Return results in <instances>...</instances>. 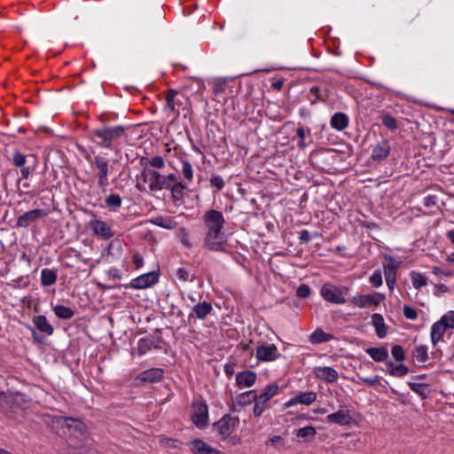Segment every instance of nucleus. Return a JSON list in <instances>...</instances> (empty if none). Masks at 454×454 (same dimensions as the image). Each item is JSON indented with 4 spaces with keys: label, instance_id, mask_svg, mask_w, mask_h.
<instances>
[{
    "label": "nucleus",
    "instance_id": "obj_20",
    "mask_svg": "<svg viewBox=\"0 0 454 454\" xmlns=\"http://www.w3.org/2000/svg\"><path fill=\"white\" fill-rule=\"evenodd\" d=\"M317 378L326 382H335L338 380V372L332 367L324 366L315 368Z\"/></svg>",
    "mask_w": 454,
    "mask_h": 454
},
{
    "label": "nucleus",
    "instance_id": "obj_63",
    "mask_svg": "<svg viewBox=\"0 0 454 454\" xmlns=\"http://www.w3.org/2000/svg\"><path fill=\"white\" fill-rule=\"evenodd\" d=\"M108 275L113 279H121V274L119 270L117 269H112L108 271Z\"/></svg>",
    "mask_w": 454,
    "mask_h": 454
},
{
    "label": "nucleus",
    "instance_id": "obj_55",
    "mask_svg": "<svg viewBox=\"0 0 454 454\" xmlns=\"http://www.w3.org/2000/svg\"><path fill=\"white\" fill-rule=\"evenodd\" d=\"M409 386L413 392L419 394V395H425V390L427 388L425 384L409 382Z\"/></svg>",
    "mask_w": 454,
    "mask_h": 454
},
{
    "label": "nucleus",
    "instance_id": "obj_32",
    "mask_svg": "<svg viewBox=\"0 0 454 454\" xmlns=\"http://www.w3.org/2000/svg\"><path fill=\"white\" fill-rule=\"evenodd\" d=\"M52 310L55 316L60 319H70L74 317V311L69 308L63 305H56L52 307Z\"/></svg>",
    "mask_w": 454,
    "mask_h": 454
},
{
    "label": "nucleus",
    "instance_id": "obj_59",
    "mask_svg": "<svg viewBox=\"0 0 454 454\" xmlns=\"http://www.w3.org/2000/svg\"><path fill=\"white\" fill-rule=\"evenodd\" d=\"M299 239L301 242H305V243L309 242L311 239L309 231L308 230H302L300 232Z\"/></svg>",
    "mask_w": 454,
    "mask_h": 454
},
{
    "label": "nucleus",
    "instance_id": "obj_36",
    "mask_svg": "<svg viewBox=\"0 0 454 454\" xmlns=\"http://www.w3.org/2000/svg\"><path fill=\"white\" fill-rule=\"evenodd\" d=\"M316 434H317V430L312 426H307V427L299 428L296 431V436L298 438H303L306 440L313 439L315 437Z\"/></svg>",
    "mask_w": 454,
    "mask_h": 454
},
{
    "label": "nucleus",
    "instance_id": "obj_56",
    "mask_svg": "<svg viewBox=\"0 0 454 454\" xmlns=\"http://www.w3.org/2000/svg\"><path fill=\"white\" fill-rule=\"evenodd\" d=\"M296 294L300 298H307L310 294V288L308 285L302 284L301 285L296 291Z\"/></svg>",
    "mask_w": 454,
    "mask_h": 454
},
{
    "label": "nucleus",
    "instance_id": "obj_7",
    "mask_svg": "<svg viewBox=\"0 0 454 454\" xmlns=\"http://www.w3.org/2000/svg\"><path fill=\"white\" fill-rule=\"evenodd\" d=\"M400 266V262L394 257L386 255L383 262L386 284L389 289H394L396 282V272Z\"/></svg>",
    "mask_w": 454,
    "mask_h": 454
},
{
    "label": "nucleus",
    "instance_id": "obj_54",
    "mask_svg": "<svg viewBox=\"0 0 454 454\" xmlns=\"http://www.w3.org/2000/svg\"><path fill=\"white\" fill-rule=\"evenodd\" d=\"M253 401H254V415L255 417L262 416L265 410V403H262V401L258 400L257 398H254Z\"/></svg>",
    "mask_w": 454,
    "mask_h": 454
},
{
    "label": "nucleus",
    "instance_id": "obj_17",
    "mask_svg": "<svg viewBox=\"0 0 454 454\" xmlns=\"http://www.w3.org/2000/svg\"><path fill=\"white\" fill-rule=\"evenodd\" d=\"M329 423L337 424L340 426H348L352 421L350 411L339 410L338 411L329 414L326 418Z\"/></svg>",
    "mask_w": 454,
    "mask_h": 454
},
{
    "label": "nucleus",
    "instance_id": "obj_12",
    "mask_svg": "<svg viewBox=\"0 0 454 454\" xmlns=\"http://www.w3.org/2000/svg\"><path fill=\"white\" fill-rule=\"evenodd\" d=\"M159 281V275L156 271L142 274L131 280L129 286L133 289H145L151 287Z\"/></svg>",
    "mask_w": 454,
    "mask_h": 454
},
{
    "label": "nucleus",
    "instance_id": "obj_1",
    "mask_svg": "<svg viewBox=\"0 0 454 454\" xmlns=\"http://www.w3.org/2000/svg\"><path fill=\"white\" fill-rule=\"evenodd\" d=\"M202 223L205 227L203 246L213 252H225L227 239L223 231L225 219L221 211L209 209L202 215Z\"/></svg>",
    "mask_w": 454,
    "mask_h": 454
},
{
    "label": "nucleus",
    "instance_id": "obj_24",
    "mask_svg": "<svg viewBox=\"0 0 454 454\" xmlns=\"http://www.w3.org/2000/svg\"><path fill=\"white\" fill-rule=\"evenodd\" d=\"M372 324L375 328L376 334L379 338L382 339L386 337L387 333V327L384 322L382 315L375 313L372 317Z\"/></svg>",
    "mask_w": 454,
    "mask_h": 454
},
{
    "label": "nucleus",
    "instance_id": "obj_16",
    "mask_svg": "<svg viewBox=\"0 0 454 454\" xmlns=\"http://www.w3.org/2000/svg\"><path fill=\"white\" fill-rule=\"evenodd\" d=\"M193 454H221V451L213 448L200 439H195L189 443Z\"/></svg>",
    "mask_w": 454,
    "mask_h": 454
},
{
    "label": "nucleus",
    "instance_id": "obj_48",
    "mask_svg": "<svg viewBox=\"0 0 454 454\" xmlns=\"http://www.w3.org/2000/svg\"><path fill=\"white\" fill-rule=\"evenodd\" d=\"M159 442L161 444V446L168 449L177 448L179 443L178 440L168 438L165 436H160Z\"/></svg>",
    "mask_w": 454,
    "mask_h": 454
},
{
    "label": "nucleus",
    "instance_id": "obj_23",
    "mask_svg": "<svg viewBox=\"0 0 454 454\" xmlns=\"http://www.w3.org/2000/svg\"><path fill=\"white\" fill-rule=\"evenodd\" d=\"M390 149L389 142L387 140H382L373 148L372 157L378 160L386 159L389 155Z\"/></svg>",
    "mask_w": 454,
    "mask_h": 454
},
{
    "label": "nucleus",
    "instance_id": "obj_62",
    "mask_svg": "<svg viewBox=\"0 0 454 454\" xmlns=\"http://www.w3.org/2000/svg\"><path fill=\"white\" fill-rule=\"evenodd\" d=\"M225 374L231 378L234 374V365L231 364H226L223 367Z\"/></svg>",
    "mask_w": 454,
    "mask_h": 454
},
{
    "label": "nucleus",
    "instance_id": "obj_49",
    "mask_svg": "<svg viewBox=\"0 0 454 454\" xmlns=\"http://www.w3.org/2000/svg\"><path fill=\"white\" fill-rule=\"evenodd\" d=\"M369 281L371 285L374 287H379L382 286V274L380 270H376L373 274L370 277Z\"/></svg>",
    "mask_w": 454,
    "mask_h": 454
},
{
    "label": "nucleus",
    "instance_id": "obj_22",
    "mask_svg": "<svg viewBox=\"0 0 454 454\" xmlns=\"http://www.w3.org/2000/svg\"><path fill=\"white\" fill-rule=\"evenodd\" d=\"M448 329V326H445V323L442 322V319L433 324L431 327V341L434 346H435L439 341L442 340L443 334Z\"/></svg>",
    "mask_w": 454,
    "mask_h": 454
},
{
    "label": "nucleus",
    "instance_id": "obj_47",
    "mask_svg": "<svg viewBox=\"0 0 454 454\" xmlns=\"http://www.w3.org/2000/svg\"><path fill=\"white\" fill-rule=\"evenodd\" d=\"M391 353H392L393 357L398 362H402L405 359L404 350H403V347L400 345L393 346Z\"/></svg>",
    "mask_w": 454,
    "mask_h": 454
},
{
    "label": "nucleus",
    "instance_id": "obj_26",
    "mask_svg": "<svg viewBox=\"0 0 454 454\" xmlns=\"http://www.w3.org/2000/svg\"><path fill=\"white\" fill-rule=\"evenodd\" d=\"M334 337L331 333H325L321 328H317L310 335L309 341L312 344H321L333 340Z\"/></svg>",
    "mask_w": 454,
    "mask_h": 454
},
{
    "label": "nucleus",
    "instance_id": "obj_27",
    "mask_svg": "<svg viewBox=\"0 0 454 454\" xmlns=\"http://www.w3.org/2000/svg\"><path fill=\"white\" fill-rule=\"evenodd\" d=\"M365 352L371 356L375 362H383L388 358V351L385 347L380 348H368Z\"/></svg>",
    "mask_w": 454,
    "mask_h": 454
},
{
    "label": "nucleus",
    "instance_id": "obj_53",
    "mask_svg": "<svg viewBox=\"0 0 454 454\" xmlns=\"http://www.w3.org/2000/svg\"><path fill=\"white\" fill-rule=\"evenodd\" d=\"M441 319L445 323V326L454 329V310H450L445 313Z\"/></svg>",
    "mask_w": 454,
    "mask_h": 454
},
{
    "label": "nucleus",
    "instance_id": "obj_18",
    "mask_svg": "<svg viewBox=\"0 0 454 454\" xmlns=\"http://www.w3.org/2000/svg\"><path fill=\"white\" fill-rule=\"evenodd\" d=\"M256 380V373L252 371H243L236 375V383L240 387H250Z\"/></svg>",
    "mask_w": 454,
    "mask_h": 454
},
{
    "label": "nucleus",
    "instance_id": "obj_30",
    "mask_svg": "<svg viewBox=\"0 0 454 454\" xmlns=\"http://www.w3.org/2000/svg\"><path fill=\"white\" fill-rule=\"evenodd\" d=\"M187 183L178 182L176 184H170V187L168 190H170L171 196L174 200H180L184 198V191L187 189Z\"/></svg>",
    "mask_w": 454,
    "mask_h": 454
},
{
    "label": "nucleus",
    "instance_id": "obj_21",
    "mask_svg": "<svg viewBox=\"0 0 454 454\" xmlns=\"http://www.w3.org/2000/svg\"><path fill=\"white\" fill-rule=\"evenodd\" d=\"M163 370L160 368H151L141 372L137 379L143 382H157L163 378Z\"/></svg>",
    "mask_w": 454,
    "mask_h": 454
},
{
    "label": "nucleus",
    "instance_id": "obj_5",
    "mask_svg": "<svg viewBox=\"0 0 454 454\" xmlns=\"http://www.w3.org/2000/svg\"><path fill=\"white\" fill-rule=\"evenodd\" d=\"M94 164L98 170L97 178H98V186L102 190V192H106V187L109 185L108 182V175H109V163L108 160L101 156L97 155L94 157Z\"/></svg>",
    "mask_w": 454,
    "mask_h": 454
},
{
    "label": "nucleus",
    "instance_id": "obj_8",
    "mask_svg": "<svg viewBox=\"0 0 454 454\" xmlns=\"http://www.w3.org/2000/svg\"><path fill=\"white\" fill-rule=\"evenodd\" d=\"M88 226L94 235L105 240L110 239L115 234L111 226L100 219H91L88 223Z\"/></svg>",
    "mask_w": 454,
    "mask_h": 454
},
{
    "label": "nucleus",
    "instance_id": "obj_50",
    "mask_svg": "<svg viewBox=\"0 0 454 454\" xmlns=\"http://www.w3.org/2000/svg\"><path fill=\"white\" fill-rule=\"evenodd\" d=\"M209 181L211 186L215 187L217 192L221 191L225 184L223 177L219 175H212Z\"/></svg>",
    "mask_w": 454,
    "mask_h": 454
},
{
    "label": "nucleus",
    "instance_id": "obj_9",
    "mask_svg": "<svg viewBox=\"0 0 454 454\" xmlns=\"http://www.w3.org/2000/svg\"><path fill=\"white\" fill-rule=\"evenodd\" d=\"M320 294L325 301L332 303L342 304L346 301L341 289L331 284H325Z\"/></svg>",
    "mask_w": 454,
    "mask_h": 454
},
{
    "label": "nucleus",
    "instance_id": "obj_51",
    "mask_svg": "<svg viewBox=\"0 0 454 454\" xmlns=\"http://www.w3.org/2000/svg\"><path fill=\"white\" fill-rule=\"evenodd\" d=\"M148 161L149 165L156 169H162L165 168V160L161 156H153Z\"/></svg>",
    "mask_w": 454,
    "mask_h": 454
},
{
    "label": "nucleus",
    "instance_id": "obj_46",
    "mask_svg": "<svg viewBox=\"0 0 454 454\" xmlns=\"http://www.w3.org/2000/svg\"><path fill=\"white\" fill-rule=\"evenodd\" d=\"M65 421L67 427H74L80 433H83V431L85 430V425L79 420H75L71 418H66Z\"/></svg>",
    "mask_w": 454,
    "mask_h": 454
},
{
    "label": "nucleus",
    "instance_id": "obj_45",
    "mask_svg": "<svg viewBox=\"0 0 454 454\" xmlns=\"http://www.w3.org/2000/svg\"><path fill=\"white\" fill-rule=\"evenodd\" d=\"M176 277L178 278L179 280H182L184 282H186V281L192 282L195 279V275L191 274L190 271L188 270H186L185 268L177 269Z\"/></svg>",
    "mask_w": 454,
    "mask_h": 454
},
{
    "label": "nucleus",
    "instance_id": "obj_11",
    "mask_svg": "<svg viewBox=\"0 0 454 454\" xmlns=\"http://www.w3.org/2000/svg\"><path fill=\"white\" fill-rule=\"evenodd\" d=\"M178 92L176 90H168L166 95V104L164 106V111L168 116H173L174 119H177L180 115L176 106H179L183 102L177 98Z\"/></svg>",
    "mask_w": 454,
    "mask_h": 454
},
{
    "label": "nucleus",
    "instance_id": "obj_64",
    "mask_svg": "<svg viewBox=\"0 0 454 454\" xmlns=\"http://www.w3.org/2000/svg\"><path fill=\"white\" fill-rule=\"evenodd\" d=\"M435 288H436L435 294H443V293L448 292V290H449L448 286L444 284L436 285Z\"/></svg>",
    "mask_w": 454,
    "mask_h": 454
},
{
    "label": "nucleus",
    "instance_id": "obj_58",
    "mask_svg": "<svg viewBox=\"0 0 454 454\" xmlns=\"http://www.w3.org/2000/svg\"><path fill=\"white\" fill-rule=\"evenodd\" d=\"M133 263L137 270L141 268L144 264V259H143L142 255H140L139 254H135L133 255Z\"/></svg>",
    "mask_w": 454,
    "mask_h": 454
},
{
    "label": "nucleus",
    "instance_id": "obj_14",
    "mask_svg": "<svg viewBox=\"0 0 454 454\" xmlns=\"http://www.w3.org/2000/svg\"><path fill=\"white\" fill-rule=\"evenodd\" d=\"M279 354L275 345H260L256 348V357L261 361H274Z\"/></svg>",
    "mask_w": 454,
    "mask_h": 454
},
{
    "label": "nucleus",
    "instance_id": "obj_42",
    "mask_svg": "<svg viewBox=\"0 0 454 454\" xmlns=\"http://www.w3.org/2000/svg\"><path fill=\"white\" fill-rule=\"evenodd\" d=\"M176 236L180 242L187 248L192 247V243L190 241L188 231L185 228H179L176 231Z\"/></svg>",
    "mask_w": 454,
    "mask_h": 454
},
{
    "label": "nucleus",
    "instance_id": "obj_3",
    "mask_svg": "<svg viewBox=\"0 0 454 454\" xmlns=\"http://www.w3.org/2000/svg\"><path fill=\"white\" fill-rule=\"evenodd\" d=\"M124 132V127L118 125L111 128L97 129L94 130V135L98 138L97 142L98 145L111 149L113 142L121 137Z\"/></svg>",
    "mask_w": 454,
    "mask_h": 454
},
{
    "label": "nucleus",
    "instance_id": "obj_61",
    "mask_svg": "<svg viewBox=\"0 0 454 454\" xmlns=\"http://www.w3.org/2000/svg\"><path fill=\"white\" fill-rule=\"evenodd\" d=\"M267 442H269L272 445L284 444V439L279 435H275V436L271 437L270 439H269V441Z\"/></svg>",
    "mask_w": 454,
    "mask_h": 454
},
{
    "label": "nucleus",
    "instance_id": "obj_52",
    "mask_svg": "<svg viewBox=\"0 0 454 454\" xmlns=\"http://www.w3.org/2000/svg\"><path fill=\"white\" fill-rule=\"evenodd\" d=\"M382 123L390 129L397 128L396 120L390 114H384L382 116Z\"/></svg>",
    "mask_w": 454,
    "mask_h": 454
},
{
    "label": "nucleus",
    "instance_id": "obj_57",
    "mask_svg": "<svg viewBox=\"0 0 454 454\" xmlns=\"http://www.w3.org/2000/svg\"><path fill=\"white\" fill-rule=\"evenodd\" d=\"M403 315L406 318L411 320H415L418 317L416 309L408 305L403 306Z\"/></svg>",
    "mask_w": 454,
    "mask_h": 454
},
{
    "label": "nucleus",
    "instance_id": "obj_37",
    "mask_svg": "<svg viewBox=\"0 0 454 454\" xmlns=\"http://www.w3.org/2000/svg\"><path fill=\"white\" fill-rule=\"evenodd\" d=\"M411 283L414 288L419 289L422 286H427V278L421 273L412 271L411 272Z\"/></svg>",
    "mask_w": 454,
    "mask_h": 454
},
{
    "label": "nucleus",
    "instance_id": "obj_19",
    "mask_svg": "<svg viewBox=\"0 0 454 454\" xmlns=\"http://www.w3.org/2000/svg\"><path fill=\"white\" fill-rule=\"evenodd\" d=\"M32 322L35 327L45 335H51L54 332L53 326L49 323L48 319L43 315H38L33 317Z\"/></svg>",
    "mask_w": 454,
    "mask_h": 454
},
{
    "label": "nucleus",
    "instance_id": "obj_34",
    "mask_svg": "<svg viewBox=\"0 0 454 454\" xmlns=\"http://www.w3.org/2000/svg\"><path fill=\"white\" fill-rule=\"evenodd\" d=\"M181 173L183 174L185 183L191 184L193 181V168L187 160H181Z\"/></svg>",
    "mask_w": 454,
    "mask_h": 454
},
{
    "label": "nucleus",
    "instance_id": "obj_4",
    "mask_svg": "<svg viewBox=\"0 0 454 454\" xmlns=\"http://www.w3.org/2000/svg\"><path fill=\"white\" fill-rule=\"evenodd\" d=\"M141 179L148 184L151 192H159L170 187V184L166 183L165 175L147 167H145L141 172Z\"/></svg>",
    "mask_w": 454,
    "mask_h": 454
},
{
    "label": "nucleus",
    "instance_id": "obj_39",
    "mask_svg": "<svg viewBox=\"0 0 454 454\" xmlns=\"http://www.w3.org/2000/svg\"><path fill=\"white\" fill-rule=\"evenodd\" d=\"M153 340L149 338H142L137 343V353L139 356L146 354L153 347Z\"/></svg>",
    "mask_w": 454,
    "mask_h": 454
},
{
    "label": "nucleus",
    "instance_id": "obj_33",
    "mask_svg": "<svg viewBox=\"0 0 454 454\" xmlns=\"http://www.w3.org/2000/svg\"><path fill=\"white\" fill-rule=\"evenodd\" d=\"M278 389V385H268L261 395H256V398L262 403H267L277 394Z\"/></svg>",
    "mask_w": 454,
    "mask_h": 454
},
{
    "label": "nucleus",
    "instance_id": "obj_31",
    "mask_svg": "<svg viewBox=\"0 0 454 454\" xmlns=\"http://www.w3.org/2000/svg\"><path fill=\"white\" fill-rule=\"evenodd\" d=\"M154 225L162 227L167 230H173L176 227V222L169 216H158L152 220Z\"/></svg>",
    "mask_w": 454,
    "mask_h": 454
},
{
    "label": "nucleus",
    "instance_id": "obj_60",
    "mask_svg": "<svg viewBox=\"0 0 454 454\" xmlns=\"http://www.w3.org/2000/svg\"><path fill=\"white\" fill-rule=\"evenodd\" d=\"M424 205L427 207L436 205L435 196H427L425 198Z\"/></svg>",
    "mask_w": 454,
    "mask_h": 454
},
{
    "label": "nucleus",
    "instance_id": "obj_10",
    "mask_svg": "<svg viewBox=\"0 0 454 454\" xmlns=\"http://www.w3.org/2000/svg\"><path fill=\"white\" fill-rule=\"evenodd\" d=\"M382 299L383 296L379 293L374 294H357L351 298L350 303L355 307L363 309L371 307L372 305L377 306Z\"/></svg>",
    "mask_w": 454,
    "mask_h": 454
},
{
    "label": "nucleus",
    "instance_id": "obj_35",
    "mask_svg": "<svg viewBox=\"0 0 454 454\" xmlns=\"http://www.w3.org/2000/svg\"><path fill=\"white\" fill-rule=\"evenodd\" d=\"M296 136L299 138L297 146L301 149L306 148L307 144L305 142V138L310 136V129L309 128H304L303 126H299L296 129Z\"/></svg>",
    "mask_w": 454,
    "mask_h": 454
},
{
    "label": "nucleus",
    "instance_id": "obj_40",
    "mask_svg": "<svg viewBox=\"0 0 454 454\" xmlns=\"http://www.w3.org/2000/svg\"><path fill=\"white\" fill-rule=\"evenodd\" d=\"M413 357L419 363H424L427 360V347L424 345L418 346L412 352Z\"/></svg>",
    "mask_w": 454,
    "mask_h": 454
},
{
    "label": "nucleus",
    "instance_id": "obj_6",
    "mask_svg": "<svg viewBox=\"0 0 454 454\" xmlns=\"http://www.w3.org/2000/svg\"><path fill=\"white\" fill-rule=\"evenodd\" d=\"M238 421V419L231 415H224L221 419L214 423L213 427L221 435L222 439L225 440L234 432Z\"/></svg>",
    "mask_w": 454,
    "mask_h": 454
},
{
    "label": "nucleus",
    "instance_id": "obj_29",
    "mask_svg": "<svg viewBox=\"0 0 454 454\" xmlns=\"http://www.w3.org/2000/svg\"><path fill=\"white\" fill-rule=\"evenodd\" d=\"M57 272L51 269H43L41 270V283L43 286H50L56 283Z\"/></svg>",
    "mask_w": 454,
    "mask_h": 454
},
{
    "label": "nucleus",
    "instance_id": "obj_15",
    "mask_svg": "<svg viewBox=\"0 0 454 454\" xmlns=\"http://www.w3.org/2000/svg\"><path fill=\"white\" fill-rule=\"evenodd\" d=\"M45 215V213L42 209H33L21 215L17 219V226L26 228L29 226L33 222Z\"/></svg>",
    "mask_w": 454,
    "mask_h": 454
},
{
    "label": "nucleus",
    "instance_id": "obj_41",
    "mask_svg": "<svg viewBox=\"0 0 454 454\" xmlns=\"http://www.w3.org/2000/svg\"><path fill=\"white\" fill-rule=\"evenodd\" d=\"M105 202L109 208L115 210L121 207L122 200L119 194L113 193L106 198Z\"/></svg>",
    "mask_w": 454,
    "mask_h": 454
},
{
    "label": "nucleus",
    "instance_id": "obj_2",
    "mask_svg": "<svg viewBox=\"0 0 454 454\" xmlns=\"http://www.w3.org/2000/svg\"><path fill=\"white\" fill-rule=\"evenodd\" d=\"M12 163L20 169V176L27 179L36 168V158L34 154L26 155L19 151H14L12 156Z\"/></svg>",
    "mask_w": 454,
    "mask_h": 454
},
{
    "label": "nucleus",
    "instance_id": "obj_44",
    "mask_svg": "<svg viewBox=\"0 0 454 454\" xmlns=\"http://www.w3.org/2000/svg\"><path fill=\"white\" fill-rule=\"evenodd\" d=\"M388 365L392 366L389 373L394 377H402L406 375L409 372L408 367L403 364L394 366L393 364L390 363Z\"/></svg>",
    "mask_w": 454,
    "mask_h": 454
},
{
    "label": "nucleus",
    "instance_id": "obj_25",
    "mask_svg": "<svg viewBox=\"0 0 454 454\" xmlns=\"http://www.w3.org/2000/svg\"><path fill=\"white\" fill-rule=\"evenodd\" d=\"M212 309V305L209 302H199L193 307L192 313L189 315V317L191 318L193 316V314H195L197 318L204 319L207 315L211 313Z\"/></svg>",
    "mask_w": 454,
    "mask_h": 454
},
{
    "label": "nucleus",
    "instance_id": "obj_43",
    "mask_svg": "<svg viewBox=\"0 0 454 454\" xmlns=\"http://www.w3.org/2000/svg\"><path fill=\"white\" fill-rule=\"evenodd\" d=\"M254 398H256V393L254 390L247 391L238 396V403L241 405H247L251 403Z\"/></svg>",
    "mask_w": 454,
    "mask_h": 454
},
{
    "label": "nucleus",
    "instance_id": "obj_28",
    "mask_svg": "<svg viewBox=\"0 0 454 454\" xmlns=\"http://www.w3.org/2000/svg\"><path fill=\"white\" fill-rule=\"evenodd\" d=\"M348 125V118L343 113H336L331 118V126L337 130H343Z\"/></svg>",
    "mask_w": 454,
    "mask_h": 454
},
{
    "label": "nucleus",
    "instance_id": "obj_13",
    "mask_svg": "<svg viewBox=\"0 0 454 454\" xmlns=\"http://www.w3.org/2000/svg\"><path fill=\"white\" fill-rule=\"evenodd\" d=\"M193 414L192 420L199 428H203L207 426L208 421V409L205 403H198L194 405Z\"/></svg>",
    "mask_w": 454,
    "mask_h": 454
},
{
    "label": "nucleus",
    "instance_id": "obj_38",
    "mask_svg": "<svg viewBox=\"0 0 454 454\" xmlns=\"http://www.w3.org/2000/svg\"><path fill=\"white\" fill-rule=\"evenodd\" d=\"M298 403L310 405L317 399V394L313 391L302 392L296 395Z\"/></svg>",
    "mask_w": 454,
    "mask_h": 454
}]
</instances>
